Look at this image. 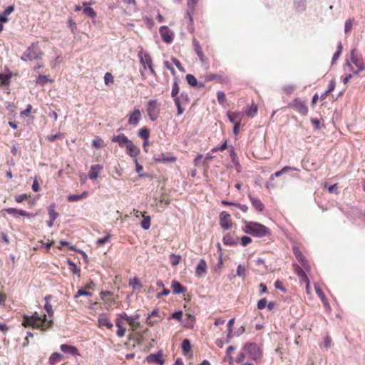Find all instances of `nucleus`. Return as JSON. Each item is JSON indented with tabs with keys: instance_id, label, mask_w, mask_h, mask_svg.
Returning a JSON list of instances; mask_svg holds the SVG:
<instances>
[{
	"instance_id": "nucleus-1",
	"label": "nucleus",
	"mask_w": 365,
	"mask_h": 365,
	"mask_svg": "<svg viewBox=\"0 0 365 365\" xmlns=\"http://www.w3.org/2000/svg\"><path fill=\"white\" fill-rule=\"evenodd\" d=\"M51 295H47L44 297L46 304L44 309L48 313V318L46 314L40 315L37 312H35L32 315L24 314L23 316L22 326L24 327H32L35 329H41V331H47L52 328L53 324V306L50 303Z\"/></svg>"
},
{
	"instance_id": "nucleus-2",
	"label": "nucleus",
	"mask_w": 365,
	"mask_h": 365,
	"mask_svg": "<svg viewBox=\"0 0 365 365\" xmlns=\"http://www.w3.org/2000/svg\"><path fill=\"white\" fill-rule=\"evenodd\" d=\"M242 230L243 232L256 237H264L269 235L270 234V231L268 227L261 223L252 221L243 222Z\"/></svg>"
},
{
	"instance_id": "nucleus-3",
	"label": "nucleus",
	"mask_w": 365,
	"mask_h": 365,
	"mask_svg": "<svg viewBox=\"0 0 365 365\" xmlns=\"http://www.w3.org/2000/svg\"><path fill=\"white\" fill-rule=\"evenodd\" d=\"M43 55V51L38 46V42L36 41L32 43L21 56V60L24 61H32L34 60H39L42 58Z\"/></svg>"
},
{
	"instance_id": "nucleus-4",
	"label": "nucleus",
	"mask_w": 365,
	"mask_h": 365,
	"mask_svg": "<svg viewBox=\"0 0 365 365\" xmlns=\"http://www.w3.org/2000/svg\"><path fill=\"white\" fill-rule=\"evenodd\" d=\"M350 60L351 63L356 66V69L354 70L350 63L346 62V65L353 71L354 73L358 74L359 72L365 69V64L362 56L359 53L356 48H353L351 51Z\"/></svg>"
},
{
	"instance_id": "nucleus-5",
	"label": "nucleus",
	"mask_w": 365,
	"mask_h": 365,
	"mask_svg": "<svg viewBox=\"0 0 365 365\" xmlns=\"http://www.w3.org/2000/svg\"><path fill=\"white\" fill-rule=\"evenodd\" d=\"M147 113L149 118L152 121L158 119L160 115V104L157 100H150L147 104Z\"/></svg>"
},
{
	"instance_id": "nucleus-6",
	"label": "nucleus",
	"mask_w": 365,
	"mask_h": 365,
	"mask_svg": "<svg viewBox=\"0 0 365 365\" xmlns=\"http://www.w3.org/2000/svg\"><path fill=\"white\" fill-rule=\"evenodd\" d=\"M289 108L295 110L302 115H307L309 112V108L304 101L299 98H294L288 106Z\"/></svg>"
},
{
	"instance_id": "nucleus-7",
	"label": "nucleus",
	"mask_w": 365,
	"mask_h": 365,
	"mask_svg": "<svg viewBox=\"0 0 365 365\" xmlns=\"http://www.w3.org/2000/svg\"><path fill=\"white\" fill-rule=\"evenodd\" d=\"M138 57L143 69L145 70L148 67L151 74L156 76V72L153 68V59L151 56L148 53L141 51L138 53Z\"/></svg>"
},
{
	"instance_id": "nucleus-8",
	"label": "nucleus",
	"mask_w": 365,
	"mask_h": 365,
	"mask_svg": "<svg viewBox=\"0 0 365 365\" xmlns=\"http://www.w3.org/2000/svg\"><path fill=\"white\" fill-rule=\"evenodd\" d=\"M243 349L247 352L253 360H258L262 356V351L256 343H247L244 345Z\"/></svg>"
},
{
	"instance_id": "nucleus-9",
	"label": "nucleus",
	"mask_w": 365,
	"mask_h": 365,
	"mask_svg": "<svg viewBox=\"0 0 365 365\" xmlns=\"http://www.w3.org/2000/svg\"><path fill=\"white\" fill-rule=\"evenodd\" d=\"M121 317L125 320L132 331H135L140 327L139 314L128 316L125 312H122Z\"/></svg>"
},
{
	"instance_id": "nucleus-10",
	"label": "nucleus",
	"mask_w": 365,
	"mask_h": 365,
	"mask_svg": "<svg viewBox=\"0 0 365 365\" xmlns=\"http://www.w3.org/2000/svg\"><path fill=\"white\" fill-rule=\"evenodd\" d=\"M292 250L296 259L300 263L302 267L308 273H309L311 271V266L299 248L294 246L293 247Z\"/></svg>"
},
{
	"instance_id": "nucleus-11",
	"label": "nucleus",
	"mask_w": 365,
	"mask_h": 365,
	"mask_svg": "<svg viewBox=\"0 0 365 365\" xmlns=\"http://www.w3.org/2000/svg\"><path fill=\"white\" fill-rule=\"evenodd\" d=\"M220 225L224 230H229L232 227L233 222L229 213L225 211L220 213Z\"/></svg>"
},
{
	"instance_id": "nucleus-12",
	"label": "nucleus",
	"mask_w": 365,
	"mask_h": 365,
	"mask_svg": "<svg viewBox=\"0 0 365 365\" xmlns=\"http://www.w3.org/2000/svg\"><path fill=\"white\" fill-rule=\"evenodd\" d=\"M292 267L294 272L298 275L301 283H305L306 284L310 283L307 275V272L304 269L296 263L293 264Z\"/></svg>"
},
{
	"instance_id": "nucleus-13",
	"label": "nucleus",
	"mask_w": 365,
	"mask_h": 365,
	"mask_svg": "<svg viewBox=\"0 0 365 365\" xmlns=\"http://www.w3.org/2000/svg\"><path fill=\"white\" fill-rule=\"evenodd\" d=\"M125 320L121 317V313L118 314L115 319V325L118 328L116 334L119 337H123L126 333Z\"/></svg>"
},
{
	"instance_id": "nucleus-14",
	"label": "nucleus",
	"mask_w": 365,
	"mask_h": 365,
	"mask_svg": "<svg viewBox=\"0 0 365 365\" xmlns=\"http://www.w3.org/2000/svg\"><path fill=\"white\" fill-rule=\"evenodd\" d=\"M160 34L163 41L167 43H170L173 40V32L167 26H163L159 29Z\"/></svg>"
},
{
	"instance_id": "nucleus-15",
	"label": "nucleus",
	"mask_w": 365,
	"mask_h": 365,
	"mask_svg": "<svg viewBox=\"0 0 365 365\" xmlns=\"http://www.w3.org/2000/svg\"><path fill=\"white\" fill-rule=\"evenodd\" d=\"M98 326L99 327H105L108 329H111L113 327V324L106 313H101L98 315Z\"/></svg>"
},
{
	"instance_id": "nucleus-16",
	"label": "nucleus",
	"mask_w": 365,
	"mask_h": 365,
	"mask_svg": "<svg viewBox=\"0 0 365 365\" xmlns=\"http://www.w3.org/2000/svg\"><path fill=\"white\" fill-rule=\"evenodd\" d=\"M146 361L149 364H156L158 365H163L165 363L163 351H160L157 354H149L146 357Z\"/></svg>"
},
{
	"instance_id": "nucleus-17",
	"label": "nucleus",
	"mask_w": 365,
	"mask_h": 365,
	"mask_svg": "<svg viewBox=\"0 0 365 365\" xmlns=\"http://www.w3.org/2000/svg\"><path fill=\"white\" fill-rule=\"evenodd\" d=\"M239 237L235 233H227L223 236L222 242L225 245L235 246L238 244Z\"/></svg>"
},
{
	"instance_id": "nucleus-18",
	"label": "nucleus",
	"mask_w": 365,
	"mask_h": 365,
	"mask_svg": "<svg viewBox=\"0 0 365 365\" xmlns=\"http://www.w3.org/2000/svg\"><path fill=\"white\" fill-rule=\"evenodd\" d=\"M192 44H193L194 51L196 53V54L197 55V56L199 57L200 61L202 63H206L207 61V58L204 55L199 41L196 38H193Z\"/></svg>"
},
{
	"instance_id": "nucleus-19",
	"label": "nucleus",
	"mask_w": 365,
	"mask_h": 365,
	"mask_svg": "<svg viewBox=\"0 0 365 365\" xmlns=\"http://www.w3.org/2000/svg\"><path fill=\"white\" fill-rule=\"evenodd\" d=\"M198 1L199 0H187V10L186 15L191 24L193 22V14Z\"/></svg>"
},
{
	"instance_id": "nucleus-20",
	"label": "nucleus",
	"mask_w": 365,
	"mask_h": 365,
	"mask_svg": "<svg viewBox=\"0 0 365 365\" xmlns=\"http://www.w3.org/2000/svg\"><path fill=\"white\" fill-rule=\"evenodd\" d=\"M112 142L118 143L120 147H126L128 143L131 141L124 134H119L116 136H113L111 139Z\"/></svg>"
},
{
	"instance_id": "nucleus-21",
	"label": "nucleus",
	"mask_w": 365,
	"mask_h": 365,
	"mask_svg": "<svg viewBox=\"0 0 365 365\" xmlns=\"http://www.w3.org/2000/svg\"><path fill=\"white\" fill-rule=\"evenodd\" d=\"M126 153L128 155L133 158L134 160L137 159V156L140 153V149L130 141V143L125 147Z\"/></svg>"
},
{
	"instance_id": "nucleus-22",
	"label": "nucleus",
	"mask_w": 365,
	"mask_h": 365,
	"mask_svg": "<svg viewBox=\"0 0 365 365\" xmlns=\"http://www.w3.org/2000/svg\"><path fill=\"white\" fill-rule=\"evenodd\" d=\"M103 169V166L100 164H96L91 167L90 171L88 173V178L91 180H96L99 173H101V171Z\"/></svg>"
},
{
	"instance_id": "nucleus-23",
	"label": "nucleus",
	"mask_w": 365,
	"mask_h": 365,
	"mask_svg": "<svg viewBox=\"0 0 365 365\" xmlns=\"http://www.w3.org/2000/svg\"><path fill=\"white\" fill-rule=\"evenodd\" d=\"M160 321V316L159 314V312L156 309L153 310L151 314L148 316L146 319V323L148 325L152 327L155 324H157Z\"/></svg>"
},
{
	"instance_id": "nucleus-24",
	"label": "nucleus",
	"mask_w": 365,
	"mask_h": 365,
	"mask_svg": "<svg viewBox=\"0 0 365 365\" xmlns=\"http://www.w3.org/2000/svg\"><path fill=\"white\" fill-rule=\"evenodd\" d=\"M171 288L175 294H184L187 292V288L175 279L172 281Z\"/></svg>"
},
{
	"instance_id": "nucleus-25",
	"label": "nucleus",
	"mask_w": 365,
	"mask_h": 365,
	"mask_svg": "<svg viewBox=\"0 0 365 365\" xmlns=\"http://www.w3.org/2000/svg\"><path fill=\"white\" fill-rule=\"evenodd\" d=\"M227 115L231 123H241L244 114L241 112H232L229 111L227 113Z\"/></svg>"
},
{
	"instance_id": "nucleus-26",
	"label": "nucleus",
	"mask_w": 365,
	"mask_h": 365,
	"mask_svg": "<svg viewBox=\"0 0 365 365\" xmlns=\"http://www.w3.org/2000/svg\"><path fill=\"white\" fill-rule=\"evenodd\" d=\"M207 262L204 259H201L197 264L195 274L199 277L204 276L207 273Z\"/></svg>"
},
{
	"instance_id": "nucleus-27",
	"label": "nucleus",
	"mask_w": 365,
	"mask_h": 365,
	"mask_svg": "<svg viewBox=\"0 0 365 365\" xmlns=\"http://www.w3.org/2000/svg\"><path fill=\"white\" fill-rule=\"evenodd\" d=\"M141 119V112L139 109H135L128 118V123L130 125H136Z\"/></svg>"
},
{
	"instance_id": "nucleus-28",
	"label": "nucleus",
	"mask_w": 365,
	"mask_h": 365,
	"mask_svg": "<svg viewBox=\"0 0 365 365\" xmlns=\"http://www.w3.org/2000/svg\"><path fill=\"white\" fill-rule=\"evenodd\" d=\"M60 349L67 354H70L73 356H80L78 349L76 346H71L68 344H61Z\"/></svg>"
},
{
	"instance_id": "nucleus-29",
	"label": "nucleus",
	"mask_w": 365,
	"mask_h": 365,
	"mask_svg": "<svg viewBox=\"0 0 365 365\" xmlns=\"http://www.w3.org/2000/svg\"><path fill=\"white\" fill-rule=\"evenodd\" d=\"M4 211H5L6 212H7L9 215H13L14 216H16V215H19L21 216H25V217H30L32 216L31 214H30L29 212H27L25 210H18L16 208H13V207L4 209Z\"/></svg>"
},
{
	"instance_id": "nucleus-30",
	"label": "nucleus",
	"mask_w": 365,
	"mask_h": 365,
	"mask_svg": "<svg viewBox=\"0 0 365 365\" xmlns=\"http://www.w3.org/2000/svg\"><path fill=\"white\" fill-rule=\"evenodd\" d=\"M154 159L157 163H164L166 162L175 163L177 160V158L175 156L166 157L163 153H161L160 155H155Z\"/></svg>"
},
{
	"instance_id": "nucleus-31",
	"label": "nucleus",
	"mask_w": 365,
	"mask_h": 365,
	"mask_svg": "<svg viewBox=\"0 0 365 365\" xmlns=\"http://www.w3.org/2000/svg\"><path fill=\"white\" fill-rule=\"evenodd\" d=\"M248 197L251 201L252 205L255 207V209L258 212H262L264 206L262 201L258 198L254 197L251 195H248Z\"/></svg>"
},
{
	"instance_id": "nucleus-32",
	"label": "nucleus",
	"mask_w": 365,
	"mask_h": 365,
	"mask_svg": "<svg viewBox=\"0 0 365 365\" xmlns=\"http://www.w3.org/2000/svg\"><path fill=\"white\" fill-rule=\"evenodd\" d=\"M205 80L207 81H217L220 83H227L228 78L225 76L216 75V74H208L205 76Z\"/></svg>"
},
{
	"instance_id": "nucleus-33",
	"label": "nucleus",
	"mask_w": 365,
	"mask_h": 365,
	"mask_svg": "<svg viewBox=\"0 0 365 365\" xmlns=\"http://www.w3.org/2000/svg\"><path fill=\"white\" fill-rule=\"evenodd\" d=\"M12 76L11 72L0 73V86L9 85Z\"/></svg>"
},
{
	"instance_id": "nucleus-34",
	"label": "nucleus",
	"mask_w": 365,
	"mask_h": 365,
	"mask_svg": "<svg viewBox=\"0 0 365 365\" xmlns=\"http://www.w3.org/2000/svg\"><path fill=\"white\" fill-rule=\"evenodd\" d=\"M314 288H315L317 294L320 298V299L322 300V302L324 304V306H329L328 300H327L324 293L319 287V286L318 284H314Z\"/></svg>"
},
{
	"instance_id": "nucleus-35",
	"label": "nucleus",
	"mask_w": 365,
	"mask_h": 365,
	"mask_svg": "<svg viewBox=\"0 0 365 365\" xmlns=\"http://www.w3.org/2000/svg\"><path fill=\"white\" fill-rule=\"evenodd\" d=\"M88 192L86 191L82 192L81 195H69L68 196V201L76 202L87 197Z\"/></svg>"
},
{
	"instance_id": "nucleus-36",
	"label": "nucleus",
	"mask_w": 365,
	"mask_h": 365,
	"mask_svg": "<svg viewBox=\"0 0 365 365\" xmlns=\"http://www.w3.org/2000/svg\"><path fill=\"white\" fill-rule=\"evenodd\" d=\"M186 80L187 83L192 86H199L200 88L203 87V83H197V78L192 74H187L186 76Z\"/></svg>"
},
{
	"instance_id": "nucleus-37",
	"label": "nucleus",
	"mask_w": 365,
	"mask_h": 365,
	"mask_svg": "<svg viewBox=\"0 0 365 365\" xmlns=\"http://www.w3.org/2000/svg\"><path fill=\"white\" fill-rule=\"evenodd\" d=\"M53 81V80L48 78V76H44V75H40L37 78L36 83L38 85L43 86L48 82L52 83Z\"/></svg>"
},
{
	"instance_id": "nucleus-38",
	"label": "nucleus",
	"mask_w": 365,
	"mask_h": 365,
	"mask_svg": "<svg viewBox=\"0 0 365 365\" xmlns=\"http://www.w3.org/2000/svg\"><path fill=\"white\" fill-rule=\"evenodd\" d=\"M63 356L58 353H53L49 358V363L51 365H55L56 363L61 361Z\"/></svg>"
},
{
	"instance_id": "nucleus-39",
	"label": "nucleus",
	"mask_w": 365,
	"mask_h": 365,
	"mask_svg": "<svg viewBox=\"0 0 365 365\" xmlns=\"http://www.w3.org/2000/svg\"><path fill=\"white\" fill-rule=\"evenodd\" d=\"M289 170H297V169L296 168H292V167H289V166H285L282 170H280L279 171H277L273 175H271V179H273L274 177H279L283 173H287V172H288Z\"/></svg>"
},
{
	"instance_id": "nucleus-40",
	"label": "nucleus",
	"mask_w": 365,
	"mask_h": 365,
	"mask_svg": "<svg viewBox=\"0 0 365 365\" xmlns=\"http://www.w3.org/2000/svg\"><path fill=\"white\" fill-rule=\"evenodd\" d=\"M138 136L144 140H148L150 137V130L146 127L140 129L138 131Z\"/></svg>"
},
{
	"instance_id": "nucleus-41",
	"label": "nucleus",
	"mask_w": 365,
	"mask_h": 365,
	"mask_svg": "<svg viewBox=\"0 0 365 365\" xmlns=\"http://www.w3.org/2000/svg\"><path fill=\"white\" fill-rule=\"evenodd\" d=\"M145 213L144 212L143 214H142V216L143 217V220L141 221V227L144 229V230H148L150 227V222H151V220H150V216H145Z\"/></svg>"
},
{
	"instance_id": "nucleus-42",
	"label": "nucleus",
	"mask_w": 365,
	"mask_h": 365,
	"mask_svg": "<svg viewBox=\"0 0 365 365\" xmlns=\"http://www.w3.org/2000/svg\"><path fill=\"white\" fill-rule=\"evenodd\" d=\"M181 346L184 354H187L191 351L190 342L187 339L182 341Z\"/></svg>"
},
{
	"instance_id": "nucleus-43",
	"label": "nucleus",
	"mask_w": 365,
	"mask_h": 365,
	"mask_svg": "<svg viewBox=\"0 0 365 365\" xmlns=\"http://www.w3.org/2000/svg\"><path fill=\"white\" fill-rule=\"evenodd\" d=\"M257 111V106L252 103L250 106L247 107L245 110V113L250 117H253Z\"/></svg>"
},
{
	"instance_id": "nucleus-44",
	"label": "nucleus",
	"mask_w": 365,
	"mask_h": 365,
	"mask_svg": "<svg viewBox=\"0 0 365 365\" xmlns=\"http://www.w3.org/2000/svg\"><path fill=\"white\" fill-rule=\"evenodd\" d=\"M104 83L106 86L113 84L114 77L111 73L107 72L104 76Z\"/></svg>"
},
{
	"instance_id": "nucleus-45",
	"label": "nucleus",
	"mask_w": 365,
	"mask_h": 365,
	"mask_svg": "<svg viewBox=\"0 0 365 365\" xmlns=\"http://www.w3.org/2000/svg\"><path fill=\"white\" fill-rule=\"evenodd\" d=\"M49 217L52 220H56L58 216V213L55 210V205H52L48 207Z\"/></svg>"
},
{
	"instance_id": "nucleus-46",
	"label": "nucleus",
	"mask_w": 365,
	"mask_h": 365,
	"mask_svg": "<svg viewBox=\"0 0 365 365\" xmlns=\"http://www.w3.org/2000/svg\"><path fill=\"white\" fill-rule=\"evenodd\" d=\"M235 350V347L233 346H230L227 347V351H226V356L225 357V361H228L230 364H231L232 360H233V358L232 356H231V354L232 352Z\"/></svg>"
},
{
	"instance_id": "nucleus-47",
	"label": "nucleus",
	"mask_w": 365,
	"mask_h": 365,
	"mask_svg": "<svg viewBox=\"0 0 365 365\" xmlns=\"http://www.w3.org/2000/svg\"><path fill=\"white\" fill-rule=\"evenodd\" d=\"M180 259H181V256L180 255H175V254H171L170 255V263H171V264L173 266L178 265L180 263Z\"/></svg>"
},
{
	"instance_id": "nucleus-48",
	"label": "nucleus",
	"mask_w": 365,
	"mask_h": 365,
	"mask_svg": "<svg viewBox=\"0 0 365 365\" xmlns=\"http://www.w3.org/2000/svg\"><path fill=\"white\" fill-rule=\"evenodd\" d=\"M83 12L85 15L90 18H95L96 16V13L95 12L93 9L89 6H86L83 9Z\"/></svg>"
},
{
	"instance_id": "nucleus-49",
	"label": "nucleus",
	"mask_w": 365,
	"mask_h": 365,
	"mask_svg": "<svg viewBox=\"0 0 365 365\" xmlns=\"http://www.w3.org/2000/svg\"><path fill=\"white\" fill-rule=\"evenodd\" d=\"M180 91V87L177 81H175L173 85L172 91H171V96L175 99L177 98V96Z\"/></svg>"
},
{
	"instance_id": "nucleus-50",
	"label": "nucleus",
	"mask_w": 365,
	"mask_h": 365,
	"mask_svg": "<svg viewBox=\"0 0 365 365\" xmlns=\"http://www.w3.org/2000/svg\"><path fill=\"white\" fill-rule=\"evenodd\" d=\"M129 285L131 286L134 290L142 287L140 282L136 277L130 279Z\"/></svg>"
},
{
	"instance_id": "nucleus-51",
	"label": "nucleus",
	"mask_w": 365,
	"mask_h": 365,
	"mask_svg": "<svg viewBox=\"0 0 365 365\" xmlns=\"http://www.w3.org/2000/svg\"><path fill=\"white\" fill-rule=\"evenodd\" d=\"M217 98L219 103L221 106H224L226 102V96L224 92L218 91L217 93Z\"/></svg>"
},
{
	"instance_id": "nucleus-52",
	"label": "nucleus",
	"mask_w": 365,
	"mask_h": 365,
	"mask_svg": "<svg viewBox=\"0 0 365 365\" xmlns=\"http://www.w3.org/2000/svg\"><path fill=\"white\" fill-rule=\"evenodd\" d=\"M175 104L178 108V115H180L183 113L185 109L182 107L181 101H180V99L175 98L174 99Z\"/></svg>"
},
{
	"instance_id": "nucleus-53",
	"label": "nucleus",
	"mask_w": 365,
	"mask_h": 365,
	"mask_svg": "<svg viewBox=\"0 0 365 365\" xmlns=\"http://www.w3.org/2000/svg\"><path fill=\"white\" fill-rule=\"evenodd\" d=\"M177 98L180 99V101H181V103L183 105L189 103L188 95L186 93H181L180 96H177Z\"/></svg>"
},
{
	"instance_id": "nucleus-54",
	"label": "nucleus",
	"mask_w": 365,
	"mask_h": 365,
	"mask_svg": "<svg viewBox=\"0 0 365 365\" xmlns=\"http://www.w3.org/2000/svg\"><path fill=\"white\" fill-rule=\"evenodd\" d=\"M87 287H86L84 289H81L78 290V292L76 293L74 297L78 298L81 296H91V293L86 291Z\"/></svg>"
},
{
	"instance_id": "nucleus-55",
	"label": "nucleus",
	"mask_w": 365,
	"mask_h": 365,
	"mask_svg": "<svg viewBox=\"0 0 365 365\" xmlns=\"http://www.w3.org/2000/svg\"><path fill=\"white\" fill-rule=\"evenodd\" d=\"M29 197H30V195H28V194H21V195H18L15 196V201H16L17 203H21V202H22L24 200H27Z\"/></svg>"
},
{
	"instance_id": "nucleus-56",
	"label": "nucleus",
	"mask_w": 365,
	"mask_h": 365,
	"mask_svg": "<svg viewBox=\"0 0 365 365\" xmlns=\"http://www.w3.org/2000/svg\"><path fill=\"white\" fill-rule=\"evenodd\" d=\"M252 242V240L251 237H248V236H242L241 238H240V243L242 246L245 247L247 246V245L250 244L251 242Z\"/></svg>"
},
{
	"instance_id": "nucleus-57",
	"label": "nucleus",
	"mask_w": 365,
	"mask_h": 365,
	"mask_svg": "<svg viewBox=\"0 0 365 365\" xmlns=\"http://www.w3.org/2000/svg\"><path fill=\"white\" fill-rule=\"evenodd\" d=\"M352 26H353V19H347L345 22V28H344V31L346 34L349 33L351 30Z\"/></svg>"
},
{
	"instance_id": "nucleus-58",
	"label": "nucleus",
	"mask_w": 365,
	"mask_h": 365,
	"mask_svg": "<svg viewBox=\"0 0 365 365\" xmlns=\"http://www.w3.org/2000/svg\"><path fill=\"white\" fill-rule=\"evenodd\" d=\"M93 146L96 148H102L104 147L105 145L103 143V140L101 138H97L93 140L92 143Z\"/></svg>"
},
{
	"instance_id": "nucleus-59",
	"label": "nucleus",
	"mask_w": 365,
	"mask_h": 365,
	"mask_svg": "<svg viewBox=\"0 0 365 365\" xmlns=\"http://www.w3.org/2000/svg\"><path fill=\"white\" fill-rule=\"evenodd\" d=\"M110 238V235H107L104 237L99 238L97 240L96 244H97L98 246L101 247V246L103 245L105 243H106L107 242H108Z\"/></svg>"
},
{
	"instance_id": "nucleus-60",
	"label": "nucleus",
	"mask_w": 365,
	"mask_h": 365,
	"mask_svg": "<svg viewBox=\"0 0 365 365\" xmlns=\"http://www.w3.org/2000/svg\"><path fill=\"white\" fill-rule=\"evenodd\" d=\"M295 90V86L293 85H287L283 87V91L287 94H291Z\"/></svg>"
},
{
	"instance_id": "nucleus-61",
	"label": "nucleus",
	"mask_w": 365,
	"mask_h": 365,
	"mask_svg": "<svg viewBox=\"0 0 365 365\" xmlns=\"http://www.w3.org/2000/svg\"><path fill=\"white\" fill-rule=\"evenodd\" d=\"M246 269L241 264H239L237 269V275L239 277H245Z\"/></svg>"
},
{
	"instance_id": "nucleus-62",
	"label": "nucleus",
	"mask_w": 365,
	"mask_h": 365,
	"mask_svg": "<svg viewBox=\"0 0 365 365\" xmlns=\"http://www.w3.org/2000/svg\"><path fill=\"white\" fill-rule=\"evenodd\" d=\"M227 140H225L220 147H215L214 148H212V152L215 153L218 150L224 151L225 149H227Z\"/></svg>"
},
{
	"instance_id": "nucleus-63",
	"label": "nucleus",
	"mask_w": 365,
	"mask_h": 365,
	"mask_svg": "<svg viewBox=\"0 0 365 365\" xmlns=\"http://www.w3.org/2000/svg\"><path fill=\"white\" fill-rule=\"evenodd\" d=\"M31 110H32V106L31 104H29V105H27L26 108L20 113V115L21 117L28 116L30 114Z\"/></svg>"
},
{
	"instance_id": "nucleus-64",
	"label": "nucleus",
	"mask_w": 365,
	"mask_h": 365,
	"mask_svg": "<svg viewBox=\"0 0 365 365\" xmlns=\"http://www.w3.org/2000/svg\"><path fill=\"white\" fill-rule=\"evenodd\" d=\"M62 137V134L61 133H58L55 135H48L46 138L49 142H54L56 139Z\"/></svg>"
}]
</instances>
